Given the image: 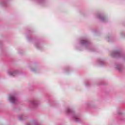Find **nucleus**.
<instances>
[{
	"label": "nucleus",
	"instance_id": "obj_1",
	"mask_svg": "<svg viewBox=\"0 0 125 125\" xmlns=\"http://www.w3.org/2000/svg\"><path fill=\"white\" fill-rule=\"evenodd\" d=\"M9 100L11 103H16V102H17V99L14 95L10 96Z\"/></svg>",
	"mask_w": 125,
	"mask_h": 125
},
{
	"label": "nucleus",
	"instance_id": "obj_2",
	"mask_svg": "<svg viewBox=\"0 0 125 125\" xmlns=\"http://www.w3.org/2000/svg\"><path fill=\"white\" fill-rule=\"evenodd\" d=\"M8 74L10 76H13V77H14V76H16V75H17V71H8Z\"/></svg>",
	"mask_w": 125,
	"mask_h": 125
},
{
	"label": "nucleus",
	"instance_id": "obj_3",
	"mask_svg": "<svg viewBox=\"0 0 125 125\" xmlns=\"http://www.w3.org/2000/svg\"><path fill=\"white\" fill-rule=\"evenodd\" d=\"M73 120H74V121H75V122H79V118H77V116H74L73 117Z\"/></svg>",
	"mask_w": 125,
	"mask_h": 125
},
{
	"label": "nucleus",
	"instance_id": "obj_4",
	"mask_svg": "<svg viewBox=\"0 0 125 125\" xmlns=\"http://www.w3.org/2000/svg\"><path fill=\"white\" fill-rule=\"evenodd\" d=\"M86 43V41L85 40H82L81 42V44H84V43Z\"/></svg>",
	"mask_w": 125,
	"mask_h": 125
},
{
	"label": "nucleus",
	"instance_id": "obj_5",
	"mask_svg": "<svg viewBox=\"0 0 125 125\" xmlns=\"http://www.w3.org/2000/svg\"><path fill=\"white\" fill-rule=\"evenodd\" d=\"M71 109H70V108H67V113H71Z\"/></svg>",
	"mask_w": 125,
	"mask_h": 125
},
{
	"label": "nucleus",
	"instance_id": "obj_6",
	"mask_svg": "<svg viewBox=\"0 0 125 125\" xmlns=\"http://www.w3.org/2000/svg\"><path fill=\"white\" fill-rule=\"evenodd\" d=\"M32 104H36V102H33L32 103Z\"/></svg>",
	"mask_w": 125,
	"mask_h": 125
},
{
	"label": "nucleus",
	"instance_id": "obj_7",
	"mask_svg": "<svg viewBox=\"0 0 125 125\" xmlns=\"http://www.w3.org/2000/svg\"><path fill=\"white\" fill-rule=\"evenodd\" d=\"M19 120H22V117H19Z\"/></svg>",
	"mask_w": 125,
	"mask_h": 125
},
{
	"label": "nucleus",
	"instance_id": "obj_8",
	"mask_svg": "<svg viewBox=\"0 0 125 125\" xmlns=\"http://www.w3.org/2000/svg\"><path fill=\"white\" fill-rule=\"evenodd\" d=\"M117 54H118V52H115V55H117Z\"/></svg>",
	"mask_w": 125,
	"mask_h": 125
},
{
	"label": "nucleus",
	"instance_id": "obj_9",
	"mask_svg": "<svg viewBox=\"0 0 125 125\" xmlns=\"http://www.w3.org/2000/svg\"><path fill=\"white\" fill-rule=\"evenodd\" d=\"M26 125H31V124L28 123Z\"/></svg>",
	"mask_w": 125,
	"mask_h": 125
}]
</instances>
